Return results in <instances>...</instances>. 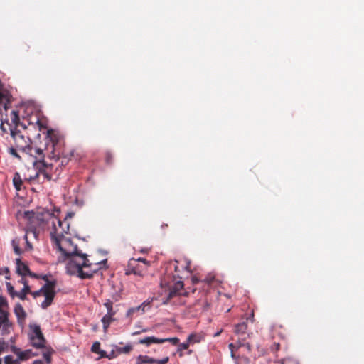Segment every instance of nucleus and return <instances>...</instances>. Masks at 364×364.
<instances>
[{"instance_id":"nucleus-1","label":"nucleus","mask_w":364,"mask_h":364,"mask_svg":"<svg viewBox=\"0 0 364 364\" xmlns=\"http://www.w3.org/2000/svg\"><path fill=\"white\" fill-rule=\"evenodd\" d=\"M59 213L60 210L55 208L53 212L43 210L38 213L37 220L41 224H45L50 229V238L55 247L61 253L69 259L77 257L82 254L77 250V246L74 245L70 238L68 236L70 225L65 220L61 221L55 213Z\"/></svg>"},{"instance_id":"nucleus-2","label":"nucleus","mask_w":364,"mask_h":364,"mask_svg":"<svg viewBox=\"0 0 364 364\" xmlns=\"http://www.w3.org/2000/svg\"><path fill=\"white\" fill-rule=\"evenodd\" d=\"M184 270H188V265H178V262L175 260L171 262L167 267L166 272L161 279L160 285L161 288L167 289V299L164 301L167 304L174 296L181 295V290L183 288V282L181 280V273Z\"/></svg>"},{"instance_id":"nucleus-3","label":"nucleus","mask_w":364,"mask_h":364,"mask_svg":"<svg viewBox=\"0 0 364 364\" xmlns=\"http://www.w3.org/2000/svg\"><path fill=\"white\" fill-rule=\"evenodd\" d=\"M101 268L100 264L90 263L87 255H82L68 261L66 264L67 272L71 275H77L81 279H90Z\"/></svg>"},{"instance_id":"nucleus-4","label":"nucleus","mask_w":364,"mask_h":364,"mask_svg":"<svg viewBox=\"0 0 364 364\" xmlns=\"http://www.w3.org/2000/svg\"><path fill=\"white\" fill-rule=\"evenodd\" d=\"M46 147L45 151L50 159H59L60 156L67 157L63 150V141L60 136L53 129L47 130Z\"/></svg>"},{"instance_id":"nucleus-5","label":"nucleus","mask_w":364,"mask_h":364,"mask_svg":"<svg viewBox=\"0 0 364 364\" xmlns=\"http://www.w3.org/2000/svg\"><path fill=\"white\" fill-rule=\"evenodd\" d=\"M6 123L16 148L26 154L32 153L33 147L31 145V139L28 137H25L17 129L12 128L8 122Z\"/></svg>"},{"instance_id":"nucleus-6","label":"nucleus","mask_w":364,"mask_h":364,"mask_svg":"<svg viewBox=\"0 0 364 364\" xmlns=\"http://www.w3.org/2000/svg\"><path fill=\"white\" fill-rule=\"evenodd\" d=\"M55 282H48L43 286L45 300L41 304V307L43 309H47L53 303V299L55 295Z\"/></svg>"},{"instance_id":"nucleus-7","label":"nucleus","mask_w":364,"mask_h":364,"mask_svg":"<svg viewBox=\"0 0 364 364\" xmlns=\"http://www.w3.org/2000/svg\"><path fill=\"white\" fill-rule=\"evenodd\" d=\"M6 314L0 313V335L5 336L11 333L13 323Z\"/></svg>"},{"instance_id":"nucleus-8","label":"nucleus","mask_w":364,"mask_h":364,"mask_svg":"<svg viewBox=\"0 0 364 364\" xmlns=\"http://www.w3.org/2000/svg\"><path fill=\"white\" fill-rule=\"evenodd\" d=\"M14 312L16 316L18 324L23 328L27 316L23 306L20 303H16L14 306Z\"/></svg>"},{"instance_id":"nucleus-9","label":"nucleus","mask_w":364,"mask_h":364,"mask_svg":"<svg viewBox=\"0 0 364 364\" xmlns=\"http://www.w3.org/2000/svg\"><path fill=\"white\" fill-rule=\"evenodd\" d=\"M28 154L36 159V161L33 162L34 164L40 163L42 164L43 166H47L44 161L46 154H44V150L43 149L33 148L32 153Z\"/></svg>"},{"instance_id":"nucleus-10","label":"nucleus","mask_w":364,"mask_h":364,"mask_svg":"<svg viewBox=\"0 0 364 364\" xmlns=\"http://www.w3.org/2000/svg\"><path fill=\"white\" fill-rule=\"evenodd\" d=\"M13 352L18 356V358L20 360H27L32 357L38 355L37 353H33L31 349L21 351L20 349L14 348Z\"/></svg>"},{"instance_id":"nucleus-11","label":"nucleus","mask_w":364,"mask_h":364,"mask_svg":"<svg viewBox=\"0 0 364 364\" xmlns=\"http://www.w3.org/2000/svg\"><path fill=\"white\" fill-rule=\"evenodd\" d=\"M16 263L17 274L21 276L31 275V272L28 267L26 264L23 263L20 259H16Z\"/></svg>"},{"instance_id":"nucleus-12","label":"nucleus","mask_w":364,"mask_h":364,"mask_svg":"<svg viewBox=\"0 0 364 364\" xmlns=\"http://www.w3.org/2000/svg\"><path fill=\"white\" fill-rule=\"evenodd\" d=\"M139 343L144 344L147 346H150L152 343H164V341L161 340V338H157L154 336H149L144 338L140 339L139 341Z\"/></svg>"},{"instance_id":"nucleus-13","label":"nucleus","mask_w":364,"mask_h":364,"mask_svg":"<svg viewBox=\"0 0 364 364\" xmlns=\"http://www.w3.org/2000/svg\"><path fill=\"white\" fill-rule=\"evenodd\" d=\"M31 345L36 348H42L45 346L46 340L44 336L30 337Z\"/></svg>"},{"instance_id":"nucleus-14","label":"nucleus","mask_w":364,"mask_h":364,"mask_svg":"<svg viewBox=\"0 0 364 364\" xmlns=\"http://www.w3.org/2000/svg\"><path fill=\"white\" fill-rule=\"evenodd\" d=\"M247 329V323L245 322H242L235 326V333L239 336L238 338H243L242 336L245 335Z\"/></svg>"},{"instance_id":"nucleus-15","label":"nucleus","mask_w":364,"mask_h":364,"mask_svg":"<svg viewBox=\"0 0 364 364\" xmlns=\"http://www.w3.org/2000/svg\"><path fill=\"white\" fill-rule=\"evenodd\" d=\"M145 307H146V305L144 304V303H143L142 304H141L136 307L130 308L127 311V316L132 318L134 314H136V313L143 314L145 311V310H144Z\"/></svg>"},{"instance_id":"nucleus-16","label":"nucleus","mask_w":364,"mask_h":364,"mask_svg":"<svg viewBox=\"0 0 364 364\" xmlns=\"http://www.w3.org/2000/svg\"><path fill=\"white\" fill-rule=\"evenodd\" d=\"M10 120H11V124H10L11 127L17 129V127L20 124V118H19V115H18V111L12 110L11 112Z\"/></svg>"},{"instance_id":"nucleus-17","label":"nucleus","mask_w":364,"mask_h":364,"mask_svg":"<svg viewBox=\"0 0 364 364\" xmlns=\"http://www.w3.org/2000/svg\"><path fill=\"white\" fill-rule=\"evenodd\" d=\"M228 347L230 350L231 358L235 360L236 364H238L237 360L239 359V355H236V351H237L238 349L240 348L238 347V340L235 343H230L228 345Z\"/></svg>"},{"instance_id":"nucleus-18","label":"nucleus","mask_w":364,"mask_h":364,"mask_svg":"<svg viewBox=\"0 0 364 364\" xmlns=\"http://www.w3.org/2000/svg\"><path fill=\"white\" fill-rule=\"evenodd\" d=\"M9 308V304L6 297L2 295H0V313L6 314L9 315V311H7Z\"/></svg>"},{"instance_id":"nucleus-19","label":"nucleus","mask_w":364,"mask_h":364,"mask_svg":"<svg viewBox=\"0 0 364 364\" xmlns=\"http://www.w3.org/2000/svg\"><path fill=\"white\" fill-rule=\"evenodd\" d=\"M195 337L196 335L194 334L189 335L186 342L178 344V350L188 349L189 348L190 343L194 341Z\"/></svg>"},{"instance_id":"nucleus-20","label":"nucleus","mask_w":364,"mask_h":364,"mask_svg":"<svg viewBox=\"0 0 364 364\" xmlns=\"http://www.w3.org/2000/svg\"><path fill=\"white\" fill-rule=\"evenodd\" d=\"M155 359L147 355H139L137 358L136 364H154Z\"/></svg>"},{"instance_id":"nucleus-21","label":"nucleus","mask_w":364,"mask_h":364,"mask_svg":"<svg viewBox=\"0 0 364 364\" xmlns=\"http://www.w3.org/2000/svg\"><path fill=\"white\" fill-rule=\"evenodd\" d=\"M113 316L112 315H109V314H105L102 318V323L103 324V328H104V331H106L107 329L109 328L110 323H112V321H113L114 319L113 318Z\"/></svg>"},{"instance_id":"nucleus-22","label":"nucleus","mask_w":364,"mask_h":364,"mask_svg":"<svg viewBox=\"0 0 364 364\" xmlns=\"http://www.w3.org/2000/svg\"><path fill=\"white\" fill-rule=\"evenodd\" d=\"M30 328L32 331L31 333L30 334V337H38L39 336H43L42 332H41V328L38 325H36V324H34V325H31L30 326Z\"/></svg>"},{"instance_id":"nucleus-23","label":"nucleus","mask_w":364,"mask_h":364,"mask_svg":"<svg viewBox=\"0 0 364 364\" xmlns=\"http://www.w3.org/2000/svg\"><path fill=\"white\" fill-rule=\"evenodd\" d=\"M13 183L17 191L21 190L23 181H22L20 174L17 172L15 173V174L14 176Z\"/></svg>"},{"instance_id":"nucleus-24","label":"nucleus","mask_w":364,"mask_h":364,"mask_svg":"<svg viewBox=\"0 0 364 364\" xmlns=\"http://www.w3.org/2000/svg\"><path fill=\"white\" fill-rule=\"evenodd\" d=\"M11 245L14 249L15 254L18 255H21L23 253V250L20 247V239L16 238L14 239L11 242Z\"/></svg>"},{"instance_id":"nucleus-25","label":"nucleus","mask_w":364,"mask_h":364,"mask_svg":"<svg viewBox=\"0 0 364 364\" xmlns=\"http://www.w3.org/2000/svg\"><path fill=\"white\" fill-rule=\"evenodd\" d=\"M279 363L280 364H299L298 360L292 356H287L281 359Z\"/></svg>"},{"instance_id":"nucleus-26","label":"nucleus","mask_w":364,"mask_h":364,"mask_svg":"<svg viewBox=\"0 0 364 364\" xmlns=\"http://www.w3.org/2000/svg\"><path fill=\"white\" fill-rule=\"evenodd\" d=\"M104 306L106 307L107 312L106 314L114 316L116 312L113 310V302L107 299L105 303Z\"/></svg>"},{"instance_id":"nucleus-27","label":"nucleus","mask_w":364,"mask_h":364,"mask_svg":"<svg viewBox=\"0 0 364 364\" xmlns=\"http://www.w3.org/2000/svg\"><path fill=\"white\" fill-rule=\"evenodd\" d=\"M100 344L99 342H95L91 348V350L93 353L100 354L101 357H105L106 356V352L105 351H100Z\"/></svg>"},{"instance_id":"nucleus-28","label":"nucleus","mask_w":364,"mask_h":364,"mask_svg":"<svg viewBox=\"0 0 364 364\" xmlns=\"http://www.w3.org/2000/svg\"><path fill=\"white\" fill-rule=\"evenodd\" d=\"M146 270V267H140L139 266H137L136 267H133V274L139 276L141 277H143L145 275Z\"/></svg>"},{"instance_id":"nucleus-29","label":"nucleus","mask_w":364,"mask_h":364,"mask_svg":"<svg viewBox=\"0 0 364 364\" xmlns=\"http://www.w3.org/2000/svg\"><path fill=\"white\" fill-rule=\"evenodd\" d=\"M238 347H245L247 352L252 350L251 345L249 343H245V338H238Z\"/></svg>"},{"instance_id":"nucleus-30","label":"nucleus","mask_w":364,"mask_h":364,"mask_svg":"<svg viewBox=\"0 0 364 364\" xmlns=\"http://www.w3.org/2000/svg\"><path fill=\"white\" fill-rule=\"evenodd\" d=\"M6 287L7 292L11 296V298L14 299L16 296V291H15L13 285L10 282H6Z\"/></svg>"},{"instance_id":"nucleus-31","label":"nucleus","mask_w":364,"mask_h":364,"mask_svg":"<svg viewBox=\"0 0 364 364\" xmlns=\"http://www.w3.org/2000/svg\"><path fill=\"white\" fill-rule=\"evenodd\" d=\"M132 350V346L129 344L124 346L119 347L117 349V352L120 353H129Z\"/></svg>"},{"instance_id":"nucleus-32","label":"nucleus","mask_w":364,"mask_h":364,"mask_svg":"<svg viewBox=\"0 0 364 364\" xmlns=\"http://www.w3.org/2000/svg\"><path fill=\"white\" fill-rule=\"evenodd\" d=\"M36 124H37L38 129L40 131L47 128V124L46 121H43L42 119L37 118Z\"/></svg>"},{"instance_id":"nucleus-33","label":"nucleus","mask_w":364,"mask_h":364,"mask_svg":"<svg viewBox=\"0 0 364 364\" xmlns=\"http://www.w3.org/2000/svg\"><path fill=\"white\" fill-rule=\"evenodd\" d=\"M2 274H5V278L7 280L11 279L10 271L8 267H4L2 268H0V275H2Z\"/></svg>"},{"instance_id":"nucleus-34","label":"nucleus","mask_w":364,"mask_h":364,"mask_svg":"<svg viewBox=\"0 0 364 364\" xmlns=\"http://www.w3.org/2000/svg\"><path fill=\"white\" fill-rule=\"evenodd\" d=\"M18 360H14L11 355H6L4 358L5 364H19Z\"/></svg>"},{"instance_id":"nucleus-35","label":"nucleus","mask_w":364,"mask_h":364,"mask_svg":"<svg viewBox=\"0 0 364 364\" xmlns=\"http://www.w3.org/2000/svg\"><path fill=\"white\" fill-rule=\"evenodd\" d=\"M161 340L164 341V343L165 342H170L173 345H178L179 344V339L176 337L174 338H161Z\"/></svg>"},{"instance_id":"nucleus-36","label":"nucleus","mask_w":364,"mask_h":364,"mask_svg":"<svg viewBox=\"0 0 364 364\" xmlns=\"http://www.w3.org/2000/svg\"><path fill=\"white\" fill-rule=\"evenodd\" d=\"M43 355V358L46 360L47 364H50L51 360H52V358H51L52 352L50 350H47V351L44 352Z\"/></svg>"},{"instance_id":"nucleus-37","label":"nucleus","mask_w":364,"mask_h":364,"mask_svg":"<svg viewBox=\"0 0 364 364\" xmlns=\"http://www.w3.org/2000/svg\"><path fill=\"white\" fill-rule=\"evenodd\" d=\"M215 280V278L213 275H208L204 279V282L208 285H212Z\"/></svg>"},{"instance_id":"nucleus-38","label":"nucleus","mask_w":364,"mask_h":364,"mask_svg":"<svg viewBox=\"0 0 364 364\" xmlns=\"http://www.w3.org/2000/svg\"><path fill=\"white\" fill-rule=\"evenodd\" d=\"M31 294L33 296V298H36L38 296L43 295L44 294L43 287H42V288L38 291H31Z\"/></svg>"},{"instance_id":"nucleus-39","label":"nucleus","mask_w":364,"mask_h":364,"mask_svg":"<svg viewBox=\"0 0 364 364\" xmlns=\"http://www.w3.org/2000/svg\"><path fill=\"white\" fill-rule=\"evenodd\" d=\"M105 161L107 164H112L113 161L112 154L109 151L105 153Z\"/></svg>"},{"instance_id":"nucleus-40","label":"nucleus","mask_w":364,"mask_h":364,"mask_svg":"<svg viewBox=\"0 0 364 364\" xmlns=\"http://www.w3.org/2000/svg\"><path fill=\"white\" fill-rule=\"evenodd\" d=\"M26 296H27V294H26L22 289L19 292L16 291V297L19 298L21 300H23V301L26 300Z\"/></svg>"},{"instance_id":"nucleus-41","label":"nucleus","mask_w":364,"mask_h":364,"mask_svg":"<svg viewBox=\"0 0 364 364\" xmlns=\"http://www.w3.org/2000/svg\"><path fill=\"white\" fill-rule=\"evenodd\" d=\"M133 267H136L134 266L133 262L130 260L129 262L128 269L126 270L125 274L127 275H129L131 274H133Z\"/></svg>"},{"instance_id":"nucleus-42","label":"nucleus","mask_w":364,"mask_h":364,"mask_svg":"<svg viewBox=\"0 0 364 364\" xmlns=\"http://www.w3.org/2000/svg\"><path fill=\"white\" fill-rule=\"evenodd\" d=\"M168 361H169V358L168 356H166L161 360L155 359V362H154V364H166Z\"/></svg>"},{"instance_id":"nucleus-43","label":"nucleus","mask_w":364,"mask_h":364,"mask_svg":"<svg viewBox=\"0 0 364 364\" xmlns=\"http://www.w3.org/2000/svg\"><path fill=\"white\" fill-rule=\"evenodd\" d=\"M131 261H132V262H136V261H137V262H143V263L144 264L145 267H146V268H147V267H148V266H149V264H150V262H149V261H147L146 259H144V258H139V259H131Z\"/></svg>"},{"instance_id":"nucleus-44","label":"nucleus","mask_w":364,"mask_h":364,"mask_svg":"<svg viewBox=\"0 0 364 364\" xmlns=\"http://www.w3.org/2000/svg\"><path fill=\"white\" fill-rule=\"evenodd\" d=\"M9 152L12 155L14 156V157L16 158H18V159H21L20 156L18 154L17 151H16V149L15 148H10L9 149Z\"/></svg>"},{"instance_id":"nucleus-45","label":"nucleus","mask_w":364,"mask_h":364,"mask_svg":"<svg viewBox=\"0 0 364 364\" xmlns=\"http://www.w3.org/2000/svg\"><path fill=\"white\" fill-rule=\"evenodd\" d=\"M22 290L27 294L31 293V287L28 284V282H25V285L23 287V288L22 289Z\"/></svg>"},{"instance_id":"nucleus-46","label":"nucleus","mask_w":364,"mask_h":364,"mask_svg":"<svg viewBox=\"0 0 364 364\" xmlns=\"http://www.w3.org/2000/svg\"><path fill=\"white\" fill-rule=\"evenodd\" d=\"M5 347H6V343L4 342V340L0 339V354L4 350Z\"/></svg>"},{"instance_id":"nucleus-47","label":"nucleus","mask_w":364,"mask_h":364,"mask_svg":"<svg viewBox=\"0 0 364 364\" xmlns=\"http://www.w3.org/2000/svg\"><path fill=\"white\" fill-rule=\"evenodd\" d=\"M40 173H42L43 175L44 178H46V179H48V180L51 179V176L50 174H48L46 171H40Z\"/></svg>"},{"instance_id":"nucleus-48","label":"nucleus","mask_w":364,"mask_h":364,"mask_svg":"<svg viewBox=\"0 0 364 364\" xmlns=\"http://www.w3.org/2000/svg\"><path fill=\"white\" fill-rule=\"evenodd\" d=\"M0 128H1V129L2 130V132H3L4 133H6V132H8V130H7V129H6V128L5 127V126H4V123L3 122H1V125H0Z\"/></svg>"},{"instance_id":"nucleus-49","label":"nucleus","mask_w":364,"mask_h":364,"mask_svg":"<svg viewBox=\"0 0 364 364\" xmlns=\"http://www.w3.org/2000/svg\"><path fill=\"white\" fill-rule=\"evenodd\" d=\"M32 364H43V362L41 360H36L33 362Z\"/></svg>"},{"instance_id":"nucleus-50","label":"nucleus","mask_w":364,"mask_h":364,"mask_svg":"<svg viewBox=\"0 0 364 364\" xmlns=\"http://www.w3.org/2000/svg\"><path fill=\"white\" fill-rule=\"evenodd\" d=\"M73 215H74V213H69L68 214V215L66 216V218H65L63 221L65 220V221L68 223V221H67V218H68V217H69V218H72Z\"/></svg>"},{"instance_id":"nucleus-51","label":"nucleus","mask_w":364,"mask_h":364,"mask_svg":"<svg viewBox=\"0 0 364 364\" xmlns=\"http://www.w3.org/2000/svg\"><path fill=\"white\" fill-rule=\"evenodd\" d=\"M26 245H27V247H28L29 249H31V248H32V245H31V242H30L27 241V242H26Z\"/></svg>"},{"instance_id":"nucleus-52","label":"nucleus","mask_w":364,"mask_h":364,"mask_svg":"<svg viewBox=\"0 0 364 364\" xmlns=\"http://www.w3.org/2000/svg\"><path fill=\"white\" fill-rule=\"evenodd\" d=\"M19 282L25 285V282H27V281L24 278H21V279L19 281Z\"/></svg>"},{"instance_id":"nucleus-53","label":"nucleus","mask_w":364,"mask_h":364,"mask_svg":"<svg viewBox=\"0 0 364 364\" xmlns=\"http://www.w3.org/2000/svg\"><path fill=\"white\" fill-rule=\"evenodd\" d=\"M222 331H220L214 334V337L218 336L221 333Z\"/></svg>"},{"instance_id":"nucleus-54","label":"nucleus","mask_w":364,"mask_h":364,"mask_svg":"<svg viewBox=\"0 0 364 364\" xmlns=\"http://www.w3.org/2000/svg\"><path fill=\"white\" fill-rule=\"evenodd\" d=\"M42 278H43V279H44V280H46V283H47L48 282H50V281L48 279V278H47V276H46V275L43 276Z\"/></svg>"},{"instance_id":"nucleus-55","label":"nucleus","mask_w":364,"mask_h":364,"mask_svg":"<svg viewBox=\"0 0 364 364\" xmlns=\"http://www.w3.org/2000/svg\"><path fill=\"white\" fill-rule=\"evenodd\" d=\"M274 346H276V350H278L279 349V343H274Z\"/></svg>"},{"instance_id":"nucleus-56","label":"nucleus","mask_w":364,"mask_h":364,"mask_svg":"<svg viewBox=\"0 0 364 364\" xmlns=\"http://www.w3.org/2000/svg\"><path fill=\"white\" fill-rule=\"evenodd\" d=\"M31 277H35L36 278L37 277V275L33 272H31V275H30Z\"/></svg>"},{"instance_id":"nucleus-57","label":"nucleus","mask_w":364,"mask_h":364,"mask_svg":"<svg viewBox=\"0 0 364 364\" xmlns=\"http://www.w3.org/2000/svg\"><path fill=\"white\" fill-rule=\"evenodd\" d=\"M24 239H25L26 242L28 241V240L27 234H26V235H24Z\"/></svg>"},{"instance_id":"nucleus-58","label":"nucleus","mask_w":364,"mask_h":364,"mask_svg":"<svg viewBox=\"0 0 364 364\" xmlns=\"http://www.w3.org/2000/svg\"><path fill=\"white\" fill-rule=\"evenodd\" d=\"M70 157L69 158V159H71V157H73V151H70Z\"/></svg>"},{"instance_id":"nucleus-59","label":"nucleus","mask_w":364,"mask_h":364,"mask_svg":"<svg viewBox=\"0 0 364 364\" xmlns=\"http://www.w3.org/2000/svg\"><path fill=\"white\" fill-rule=\"evenodd\" d=\"M141 252H146V251L145 250H141Z\"/></svg>"},{"instance_id":"nucleus-60","label":"nucleus","mask_w":364,"mask_h":364,"mask_svg":"<svg viewBox=\"0 0 364 364\" xmlns=\"http://www.w3.org/2000/svg\"><path fill=\"white\" fill-rule=\"evenodd\" d=\"M139 332H135L134 334L135 335V334H139Z\"/></svg>"},{"instance_id":"nucleus-61","label":"nucleus","mask_w":364,"mask_h":364,"mask_svg":"<svg viewBox=\"0 0 364 364\" xmlns=\"http://www.w3.org/2000/svg\"><path fill=\"white\" fill-rule=\"evenodd\" d=\"M0 364H1V359L0 358Z\"/></svg>"}]
</instances>
